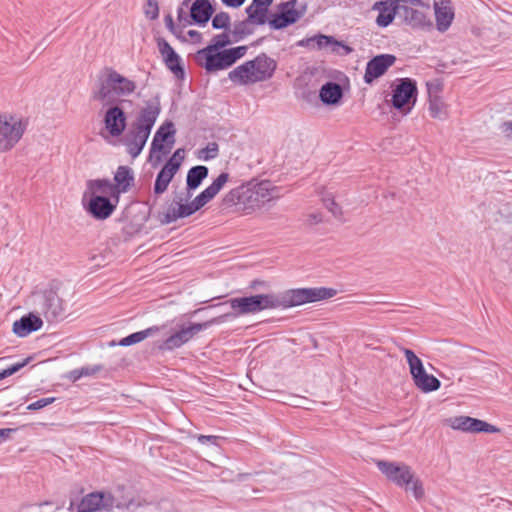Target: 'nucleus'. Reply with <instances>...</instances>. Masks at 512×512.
I'll return each instance as SVG.
<instances>
[{"mask_svg": "<svg viewBox=\"0 0 512 512\" xmlns=\"http://www.w3.org/2000/svg\"><path fill=\"white\" fill-rule=\"evenodd\" d=\"M193 194H174L163 201L155 197L149 201H132L122 212L125 221L123 233L129 237L144 232L149 233L157 227L169 225L178 219L186 218L210 202L216 194H198L191 200Z\"/></svg>", "mask_w": 512, "mask_h": 512, "instance_id": "nucleus-1", "label": "nucleus"}, {"mask_svg": "<svg viewBox=\"0 0 512 512\" xmlns=\"http://www.w3.org/2000/svg\"><path fill=\"white\" fill-rule=\"evenodd\" d=\"M337 290L328 287H305L288 289L282 293L256 294V313L267 309H288L308 303L319 302L334 297Z\"/></svg>", "mask_w": 512, "mask_h": 512, "instance_id": "nucleus-2", "label": "nucleus"}, {"mask_svg": "<svg viewBox=\"0 0 512 512\" xmlns=\"http://www.w3.org/2000/svg\"><path fill=\"white\" fill-rule=\"evenodd\" d=\"M277 69L275 59L262 52L254 59L237 66L228 74V78L236 84L248 85L271 79Z\"/></svg>", "mask_w": 512, "mask_h": 512, "instance_id": "nucleus-3", "label": "nucleus"}, {"mask_svg": "<svg viewBox=\"0 0 512 512\" xmlns=\"http://www.w3.org/2000/svg\"><path fill=\"white\" fill-rule=\"evenodd\" d=\"M376 466L387 480L398 487L405 488L406 491L411 490L416 500L423 498L425 492L422 481L414 477L409 465L402 462L378 460Z\"/></svg>", "mask_w": 512, "mask_h": 512, "instance_id": "nucleus-4", "label": "nucleus"}, {"mask_svg": "<svg viewBox=\"0 0 512 512\" xmlns=\"http://www.w3.org/2000/svg\"><path fill=\"white\" fill-rule=\"evenodd\" d=\"M247 51L248 46L246 45L209 52L203 48L196 53V60L210 74L230 68L244 57Z\"/></svg>", "mask_w": 512, "mask_h": 512, "instance_id": "nucleus-5", "label": "nucleus"}, {"mask_svg": "<svg viewBox=\"0 0 512 512\" xmlns=\"http://www.w3.org/2000/svg\"><path fill=\"white\" fill-rule=\"evenodd\" d=\"M136 90V83L115 71L105 67L102 70L98 98L108 103L117 97L129 96Z\"/></svg>", "mask_w": 512, "mask_h": 512, "instance_id": "nucleus-6", "label": "nucleus"}, {"mask_svg": "<svg viewBox=\"0 0 512 512\" xmlns=\"http://www.w3.org/2000/svg\"><path fill=\"white\" fill-rule=\"evenodd\" d=\"M226 184L229 186V192H275L276 190V186L270 180L252 178L242 181L227 172H222L202 192H220Z\"/></svg>", "mask_w": 512, "mask_h": 512, "instance_id": "nucleus-7", "label": "nucleus"}, {"mask_svg": "<svg viewBox=\"0 0 512 512\" xmlns=\"http://www.w3.org/2000/svg\"><path fill=\"white\" fill-rule=\"evenodd\" d=\"M32 301L36 312L43 315L48 322H57L64 317L63 301L56 291L49 289L36 292Z\"/></svg>", "mask_w": 512, "mask_h": 512, "instance_id": "nucleus-8", "label": "nucleus"}, {"mask_svg": "<svg viewBox=\"0 0 512 512\" xmlns=\"http://www.w3.org/2000/svg\"><path fill=\"white\" fill-rule=\"evenodd\" d=\"M219 324H221V319L216 316L201 323H190L189 326L181 325L178 331L170 335L159 345V349L162 351H173L188 343L200 331Z\"/></svg>", "mask_w": 512, "mask_h": 512, "instance_id": "nucleus-9", "label": "nucleus"}, {"mask_svg": "<svg viewBox=\"0 0 512 512\" xmlns=\"http://www.w3.org/2000/svg\"><path fill=\"white\" fill-rule=\"evenodd\" d=\"M25 130L26 124L21 118L9 114L0 115V152L12 149Z\"/></svg>", "mask_w": 512, "mask_h": 512, "instance_id": "nucleus-10", "label": "nucleus"}, {"mask_svg": "<svg viewBox=\"0 0 512 512\" xmlns=\"http://www.w3.org/2000/svg\"><path fill=\"white\" fill-rule=\"evenodd\" d=\"M417 84L411 78H401L395 86L392 94L391 104L399 110L410 112L417 98Z\"/></svg>", "mask_w": 512, "mask_h": 512, "instance_id": "nucleus-11", "label": "nucleus"}, {"mask_svg": "<svg viewBox=\"0 0 512 512\" xmlns=\"http://www.w3.org/2000/svg\"><path fill=\"white\" fill-rule=\"evenodd\" d=\"M396 57L392 54H380L374 56L366 64L364 81L372 84L374 80L381 77L395 63Z\"/></svg>", "mask_w": 512, "mask_h": 512, "instance_id": "nucleus-12", "label": "nucleus"}, {"mask_svg": "<svg viewBox=\"0 0 512 512\" xmlns=\"http://www.w3.org/2000/svg\"><path fill=\"white\" fill-rule=\"evenodd\" d=\"M412 3L418 2V0H396V1H379L373 5V10L379 12L376 18V24L379 27L389 26L394 18L399 17L400 3Z\"/></svg>", "mask_w": 512, "mask_h": 512, "instance_id": "nucleus-13", "label": "nucleus"}, {"mask_svg": "<svg viewBox=\"0 0 512 512\" xmlns=\"http://www.w3.org/2000/svg\"><path fill=\"white\" fill-rule=\"evenodd\" d=\"M223 304H229L232 311L217 316L218 318L221 319V324L228 320L235 319L240 315L256 313L253 295L231 298L227 302L222 303L221 305ZM218 305L219 304H217L216 306Z\"/></svg>", "mask_w": 512, "mask_h": 512, "instance_id": "nucleus-14", "label": "nucleus"}, {"mask_svg": "<svg viewBox=\"0 0 512 512\" xmlns=\"http://www.w3.org/2000/svg\"><path fill=\"white\" fill-rule=\"evenodd\" d=\"M297 46L319 50L330 47L331 51L335 53H338V48L341 47L344 49V55H347L352 51L349 46L337 41L333 36L324 34H317L313 37L302 39L297 42Z\"/></svg>", "mask_w": 512, "mask_h": 512, "instance_id": "nucleus-15", "label": "nucleus"}, {"mask_svg": "<svg viewBox=\"0 0 512 512\" xmlns=\"http://www.w3.org/2000/svg\"><path fill=\"white\" fill-rule=\"evenodd\" d=\"M175 129L172 122L167 121L156 131L150 148V156L156 152L168 153L174 143Z\"/></svg>", "mask_w": 512, "mask_h": 512, "instance_id": "nucleus-16", "label": "nucleus"}, {"mask_svg": "<svg viewBox=\"0 0 512 512\" xmlns=\"http://www.w3.org/2000/svg\"><path fill=\"white\" fill-rule=\"evenodd\" d=\"M346 194H326L322 198L323 205L340 222H345V215L353 210V207L345 201Z\"/></svg>", "mask_w": 512, "mask_h": 512, "instance_id": "nucleus-17", "label": "nucleus"}, {"mask_svg": "<svg viewBox=\"0 0 512 512\" xmlns=\"http://www.w3.org/2000/svg\"><path fill=\"white\" fill-rule=\"evenodd\" d=\"M104 123L111 136H120L126 128L125 112L117 105L110 107L105 113Z\"/></svg>", "mask_w": 512, "mask_h": 512, "instance_id": "nucleus-18", "label": "nucleus"}, {"mask_svg": "<svg viewBox=\"0 0 512 512\" xmlns=\"http://www.w3.org/2000/svg\"><path fill=\"white\" fill-rule=\"evenodd\" d=\"M436 27L439 32L449 29L454 19V8L450 0H434Z\"/></svg>", "mask_w": 512, "mask_h": 512, "instance_id": "nucleus-19", "label": "nucleus"}, {"mask_svg": "<svg viewBox=\"0 0 512 512\" xmlns=\"http://www.w3.org/2000/svg\"><path fill=\"white\" fill-rule=\"evenodd\" d=\"M159 113V105H147L140 111L132 127L143 132L145 135H150Z\"/></svg>", "mask_w": 512, "mask_h": 512, "instance_id": "nucleus-20", "label": "nucleus"}, {"mask_svg": "<svg viewBox=\"0 0 512 512\" xmlns=\"http://www.w3.org/2000/svg\"><path fill=\"white\" fill-rule=\"evenodd\" d=\"M407 3H400L399 18L412 28L431 27V22L427 20L423 11L408 7Z\"/></svg>", "mask_w": 512, "mask_h": 512, "instance_id": "nucleus-21", "label": "nucleus"}, {"mask_svg": "<svg viewBox=\"0 0 512 512\" xmlns=\"http://www.w3.org/2000/svg\"><path fill=\"white\" fill-rule=\"evenodd\" d=\"M42 325L43 321L38 315L29 313L13 323L12 331L18 337H26L30 333L39 330Z\"/></svg>", "mask_w": 512, "mask_h": 512, "instance_id": "nucleus-22", "label": "nucleus"}, {"mask_svg": "<svg viewBox=\"0 0 512 512\" xmlns=\"http://www.w3.org/2000/svg\"><path fill=\"white\" fill-rule=\"evenodd\" d=\"M215 9L208 0H195L190 7L191 23L203 26L212 17Z\"/></svg>", "mask_w": 512, "mask_h": 512, "instance_id": "nucleus-23", "label": "nucleus"}, {"mask_svg": "<svg viewBox=\"0 0 512 512\" xmlns=\"http://www.w3.org/2000/svg\"><path fill=\"white\" fill-rule=\"evenodd\" d=\"M148 138L149 135H145L143 132L131 127L123 139L128 154L132 158L137 157L142 152Z\"/></svg>", "mask_w": 512, "mask_h": 512, "instance_id": "nucleus-24", "label": "nucleus"}, {"mask_svg": "<svg viewBox=\"0 0 512 512\" xmlns=\"http://www.w3.org/2000/svg\"><path fill=\"white\" fill-rule=\"evenodd\" d=\"M342 97V87L336 82L328 81L320 88L319 98L325 105L338 104Z\"/></svg>", "mask_w": 512, "mask_h": 512, "instance_id": "nucleus-25", "label": "nucleus"}, {"mask_svg": "<svg viewBox=\"0 0 512 512\" xmlns=\"http://www.w3.org/2000/svg\"><path fill=\"white\" fill-rule=\"evenodd\" d=\"M301 14L297 10H287L275 13L268 21L269 26L274 30L284 29L296 23Z\"/></svg>", "mask_w": 512, "mask_h": 512, "instance_id": "nucleus-26", "label": "nucleus"}, {"mask_svg": "<svg viewBox=\"0 0 512 512\" xmlns=\"http://www.w3.org/2000/svg\"><path fill=\"white\" fill-rule=\"evenodd\" d=\"M121 194H98V220H105L116 209Z\"/></svg>", "mask_w": 512, "mask_h": 512, "instance_id": "nucleus-27", "label": "nucleus"}, {"mask_svg": "<svg viewBox=\"0 0 512 512\" xmlns=\"http://www.w3.org/2000/svg\"><path fill=\"white\" fill-rule=\"evenodd\" d=\"M114 180L116 185L110 192H126L134 183L133 171L128 166H119Z\"/></svg>", "mask_w": 512, "mask_h": 512, "instance_id": "nucleus-28", "label": "nucleus"}, {"mask_svg": "<svg viewBox=\"0 0 512 512\" xmlns=\"http://www.w3.org/2000/svg\"><path fill=\"white\" fill-rule=\"evenodd\" d=\"M208 174L209 169L204 165H197L190 168L186 177L188 192L196 190L201 185L202 181L207 178Z\"/></svg>", "mask_w": 512, "mask_h": 512, "instance_id": "nucleus-29", "label": "nucleus"}, {"mask_svg": "<svg viewBox=\"0 0 512 512\" xmlns=\"http://www.w3.org/2000/svg\"><path fill=\"white\" fill-rule=\"evenodd\" d=\"M274 200L272 194H247L242 198L241 212L249 214L256 208H260L265 202Z\"/></svg>", "mask_w": 512, "mask_h": 512, "instance_id": "nucleus-30", "label": "nucleus"}, {"mask_svg": "<svg viewBox=\"0 0 512 512\" xmlns=\"http://www.w3.org/2000/svg\"><path fill=\"white\" fill-rule=\"evenodd\" d=\"M415 386L424 393H430L441 387V381L426 371L412 379Z\"/></svg>", "mask_w": 512, "mask_h": 512, "instance_id": "nucleus-31", "label": "nucleus"}, {"mask_svg": "<svg viewBox=\"0 0 512 512\" xmlns=\"http://www.w3.org/2000/svg\"><path fill=\"white\" fill-rule=\"evenodd\" d=\"M159 331H160L159 326H156V325L151 326L145 330H141V331H137L132 334H129L128 336L119 340L117 344H119V346H124V347L135 345L137 343L142 342L147 337L152 336Z\"/></svg>", "mask_w": 512, "mask_h": 512, "instance_id": "nucleus-32", "label": "nucleus"}, {"mask_svg": "<svg viewBox=\"0 0 512 512\" xmlns=\"http://www.w3.org/2000/svg\"><path fill=\"white\" fill-rule=\"evenodd\" d=\"M69 510L71 512H93L96 511V492L87 494L81 501L72 499Z\"/></svg>", "mask_w": 512, "mask_h": 512, "instance_id": "nucleus-33", "label": "nucleus"}, {"mask_svg": "<svg viewBox=\"0 0 512 512\" xmlns=\"http://www.w3.org/2000/svg\"><path fill=\"white\" fill-rule=\"evenodd\" d=\"M253 24L248 21V19H244L242 21H236L233 24V28H230V34L233 36V41L238 43L244 40L246 37L252 35L254 33Z\"/></svg>", "mask_w": 512, "mask_h": 512, "instance_id": "nucleus-34", "label": "nucleus"}, {"mask_svg": "<svg viewBox=\"0 0 512 512\" xmlns=\"http://www.w3.org/2000/svg\"><path fill=\"white\" fill-rule=\"evenodd\" d=\"M401 351L403 352L408 363L412 379L426 371L422 360L411 349L402 347Z\"/></svg>", "mask_w": 512, "mask_h": 512, "instance_id": "nucleus-35", "label": "nucleus"}, {"mask_svg": "<svg viewBox=\"0 0 512 512\" xmlns=\"http://www.w3.org/2000/svg\"><path fill=\"white\" fill-rule=\"evenodd\" d=\"M235 43L233 41V36H231L230 31L217 34L212 38L211 43L206 46V51H220L223 50L226 46Z\"/></svg>", "mask_w": 512, "mask_h": 512, "instance_id": "nucleus-36", "label": "nucleus"}, {"mask_svg": "<svg viewBox=\"0 0 512 512\" xmlns=\"http://www.w3.org/2000/svg\"><path fill=\"white\" fill-rule=\"evenodd\" d=\"M470 433H498L500 432V428L495 425H492L484 420L471 417L470 423Z\"/></svg>", "mask_w": 512, "mask_h": 512, "instance_id": "nucleus-37", "label": "nucleus"}, {"mask_svg": "<svg viewBox=\"0 0 512 512\" xmlns=\"http://www.w3.org/2000/svg\"><path fill=\"white\" fill-rule=\"evenodd\" d=\"M245 11L248 21H250L253 25H264L267 22L268 10L249 5L246 7Z\"/></svg>", "mask_w": 512, "mask_h": 512, "instance_id": "nucleus-38", "label": "nucleus"}, {"mask_svg": "<svg viewBox=\"0 0 512 512\" xmlns=\"http://www.w3.org/2000/svg\"><path fill=\"white\" fill-rule=\"evenodd\" d=\"M247 194H225L222 200V206L226 209L234 208V211H241L242 198Z\"/></svg>", "mask_w": 512, "mask_h": 512, "instance_id": "nucleus-39", "label": "nucleus"}, {"mask_svg": "<svg viewBox=\"0 0 512 512\" xmlns=\"http://www.w3.org/2000/svg\"><path fill=\"white\" fill-rule=\"evenodd\" d=\"M166 67L179 79H183L185 76V70L181 63V57L176 54L171 59L165 62Z\"/></svg>", "mask_w": 512, "mask_h": 512, "instance_id": "nucleus-40", "label": "nucleus"}, {"mask_svg": "<svg viewBox=\"0 0 512 512\" xmlns=\"http://www.w3.org/2000/svg\"><path fill=\"white\" fill-rule=\"evenodd\" d=\"M115 504V497L111 492L98 491V511L113 509Z\"/></svg>", "mask_w": 512, "mask_h": 512, "instance_id": "nucleus-41", "label": "nucleus"}, {"mask_svg": "<svg viewBox=\"0 0 512 512\" xmlns=\"http://www.w3.org/2000/svg\"><path fill=\"white\" fill-rule=\"evenodd\" d=\"M212 27L216 30L224 29L229 31L231 28V18L227 12H219L212 18Z\"/></svg>", "mask_w": 512, "mask_h": 512, "instance_id": "nucleus-42", "label": "nucleus"}, {"mask_svg": "<svg viewBox=\"0 0 512 512\" xmlns=\"http://www.w3.org/2000/svg\"><path fill=\"white\" fill-rule=\"evenodd\" d=\"M157 48L159 50V53L161 54L164 63L168 60L174 57L177 53L172 48V46L162 37H158L156 39Z\"/></svg>", "mask_w": 512, "mask_h": 512, "instance_id": "nucleus-43", "label": "nucleus"}, {"mask_svg": "<svg viewBox=\"0 0 512 512\" xmlns=\"http://www.w3.org/2000/svg\"><path fill=\"white\" fill-rule=\"evenodd\" d=\"M173 176L161 169L156 177L153 192H165Z\"/></svg>", "mask_w": 512, "mask_h": 512, "instance_id": "nucleus-44", "label": "nucleus"}, {"mask_svg": "<svg viewBox=\"0 0 512 512\" xmlns=\"http://www.w3.org/2000/svg\"><path fill=\"white\" fill-rule=\"evenodd\" d=\"M180 149L176 150L172 157L165 163V165L162 167V169L169 173L170 176H174L176 172L179 170L181 165L182 157L179 159H176V155L180 154Z\"/></svg>", "mask_w": 512, "mask_h": 512, "instance_id": "nucleus-45", "label": "nucleus"}, {"mask_svg": "<svg viewBox=\"0 0 512 512\" xmlns=\"http://www.w3.org/2000/svg\"><path fill=\"white\" fill-rule=\"evenodd\" d=\"M470 416H457L452 419L451 427L456 430H461L463 432H470Z\"/></svg>", "mask_w": 512, "mask_h": 512, "instance_id": "nucleus-46", "label": "nucleus"}, {"mask_svg": "<svg viewBox=\"0 0 512 512\" xmlns=\"http://www.w3.org/2000/svg\"><path fill=\"white\" fill-rule=\"evenodd\" d=\"M219 147L216 142H210L208 145L200 151V158L208 161L218 156Z\"/></svg>", "mask_w": 512, "mask_h": 512, "instance_id": "nucleus-47", "label": "nucleus"}, {"mask_svg": "<svg viewBox=\"0 0 512 512\" xmlns=\"http://www.w3.org/2000/svg\"><path fill=\"white\" fill-rule=\"evenodd\" d=\"M144 14L149 20H156L159 17V6L157 0H147L144 5Z\"/></svg>", "mask_w": 512, "mask_h": 512, "instance_id": "nucleus-48", "label": "nucleus"}, {"mask_svg": "<svg viewBox=\"0 0 512 512\" xmlns=\"http://www.w3.org/2000/svg\"><path fill=\"white\" fill-rule=\"evenodd\" d=\"M190 0H184L177 9V20L183 27L192 24L190 16L187 15L185 8H188Z\"/></svg>", "mask_w": 512, "mask_h": 512, "instance_id": "nucleus-49", "label": "nucleus"}, {"mask_svg": "<svg viewBox=\"0 0 512 512\" xmlns=\"http://www.w3.org/2000/svg\"><path fill=\"white\" fill-rule=\"evenodd\" d=\"M82 203L86 210L96 218V194H90V197L87 198V195L84 194Z\"/></svg>", "mask_w": 512, "mask_h": 512, "instance_id": "nucleus-50", "label": "nucleus"}, {"mask_svg": "<svg viewBox=\"0 0 512 512\" xmlns=\"http://www.w3.org/2000/svg\"><path fill=\"white\" fill-rule=\"evenodd\" d=\"M429 112L433 118H441L442 102L438 98H434V99L430 98Z\"/></svg>", "mask_w": 512, "mask_h": 512, "instance_id": "nucleus-51", "label": "nucleus"}, {"mask_svg": "<svg viewBox=\"0 0 512 512\" xmlns=\"http://www.w3.org/2000/svg\"><path fill=\"white\" fill-rule=\"evenodd\" d=\"M27 364V360L16 363L2 371H0V380L13 375L14 373L18 372L21 368H23Z\"/></svg>", "mask_w": 512, "mask_h": 512, "instance_id": "nucleus-52", "label": "nucleus"}, {"mask_svg": "<svg viewBox=\"0 0 512 512\" xmlns=\"http://www.w3.org/2000/svg\"><path fill=\"white\" fill-rule=\"evenodd\" d=\"M27 364V360L16 363L2 371H0V380L13 375L14 373L18 372L21 368H23Z\"/></svg>", "mask_w": 512, "mask_h": 512, "instance_id": "nucleus-53", "label": "nucleus"}, {"mask_svg": "<svg viewBox=\"0 0 512 512\" xmlns=\"http://www.w3.org/2000/svg\"><path fill=\"white\" fill-rule=\"evenodd\" d=\"M27 364V360L16 363L2 371H0V380L13 375L14 373L18 372L21 368H23Z\"/></svg>", "mask_w": 512, "mask_h": 512, "instance_id": "nucleus-54", "label": "nucleus"}, {"mask_svg": "<svg viewBox=\"0 0 512 512\" xmlns=\"http://www.w3.org/2000/svg\"><path fill=\"white\" fill-rule=\"evenodd\" d=\"M222 439L223 438L221 436H216V435H202V434L197 435V440L201 444H211V445L218 446L219 442Z\"/></svg>", "mask_w": 512, "mask_h": 512, "instance_id": "nucleus-55", "label": "nucleus"}, {"mask_svg": "<svg viewBox=\"0 0 512 512\" xmlns=\"http://www.w3.org/2000/svg\"><path fill=\"white\" fill-rule=\"evenodd\" d=\"M55 401L54 397L42 398L28 405V410H40Z\"/></svg>", "mask_w": 512, "mask_h": 512, "instance_id": "nucleus-56", "label": "nucleus"}, {"mask_svg": "<svg viewBox=\"0 0 512 512\" xmlns=\"http://www.w3.org/2000/svg\"><path fill=\"white\" fill-rule=\"evenodd\" d=\"M95 371V368H81V369H75L73 371L70 372V378L73 380V381H76L78 379H80L82 376H86V375H90L92 373H94Z\"/></svg>", "mask_w": 512, "mask_h": 512, "instance_id": "nucleus-57", "label": "nucleus"}, {"mask_svg": "<svg viewBox=\"0 0 512 512\" xmlns=\"http://www.w3.org/2000/svg\"><path fill=\"white\" fill-rule=\"evenodd\" d=\"M307 222H308V224H310V225L318 224V223L323 222V216H322V213H321V212H312V213H310V214L308 215Z\"/></svg>", "mask_w": 512, "mask_h": 512, "instance_id": "nucleus-58", "label": "nucleus"}, {"mask_svg": "<svg viewBox=\"0 0 512 512\" xmlns=\"http://www.w3.org/2000/svg\"><path fill=\"white\" fill-rule=\"evenodd\" d=\"M273 3V0H252L250 6L268 10V7Z\"/></svg>", "mask_w": 512, "mask_h": 512, "instance_id": "nucleus-59", "label": "nucleus"}, {"mask_svg": "<svg viewBox=\"0 0 512 512\" xmlns=\"http://www.w3.org/2000/svg\"><path fill=\"white\" fill-rule=\"evenodd\" d=\"M296 4H297V0H289V1H286L283 3H280L278 5V9L280 10V12L287 11V10H296L295 9Z\"/></svg>", "mask_w": 512, "mask_h": 512, "instance_id": "nucleus-60", "label": "nucleus"}, {"mask_svg": "<svg viewBox=\"0 0 512 512\" xmlns=\"http://www.w3.org/2000/svg\"><path fill=\"white\" fill-rule=\"evenodd\" d=\"M166 28L172 33L176 34V25L174 24L173 17L171 14H168L164 18Z\"/></svg>", "mask_w": 512, "mask_h": 512, "instance_id": "nucleus-61", "label": "nucleus"}, {"mask_svg": "<svg viewBox=\"0 0 512 512\" xmlns=\"http://www.w3.org/2000/svg\"><path fill=\"white\" fill-rule=\"evenodd\" d=\"M258 287L267 288L269 287V284L266 281L255 279L250 282L249 288L250 289H257Z\"/></svg>", "mask_w": 512, "mask_h": 512, "instance_id": "nucleus-62", "label": "nucleus"}, {"mask_svg": "<svg viewBox=\"0 0 512 512\" xmlns=\"http://www.w3.org/2000/svg\"><path fill=\"white\" fill-rule=\"evenodd\" d=\"M222 3L228 7L238 8L240 7L245 0H221Z\"/></svg>", "mask_w": 512, "mask_h": 512, "instance_id": "nucleus-63", "label": "nucleus"}, {"mask_svg": "<svg viewBox=\"0 0 512 512\" xmlns=\"http://www.w3.org/2000/svg\"><path fill=\"white\" fill-rule=\"evenodd\" d=\"M13 431L10 428L0 429V444L9 438Z\"/></svg>", "mask_w": 512, "mask_h": 512, "instance_id": "nucleus-64", "label": "nucleus"}]
</instances>
